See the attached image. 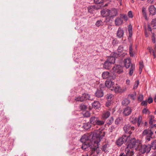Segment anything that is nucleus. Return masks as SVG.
<instances>
[{
	"instance_id": "nucleus-21",
	"label": "nucleus",
	"mask_w": 156,
	"mask_h": 156,
	"mask_svg": "<svg viewBox=\"0 0 156 156\" xmlns=\"http://www.w3.org/2000/svg\"><path fill=\"white\" fill-rule=\"evenodd\" d=\"M124 34V30L121 27H119L117 32V36L119 38H121L123 36Z\"/></svg>"
},
{
	"instance_id": "nucleus-14",
	"label": "nucleus",
	"mask_w": 156,
	"mask_h": 156,
	"mask_svg": "<svg viewBox=\"0 0 156 156\" xmlns=\"http://www.w3.org/2000/svg\"><path fill=\"white\" fill-rule=\"evenodd\" d=\"M131 108L129 107H127L124 109L123 112V115L125 116L129 115L132 112Z\"/></svg>"
},
{
	"instance_id": "nucleus-28",
	"label": "nucleus",
	"mask_w": 156,
	"mask_h": 156,
	"mask_svg": "<svg viewBox=\"0 0 156 156\" xmlns=\"http://www.w3.org/2000/svg\"><path fill=\"white\" fill-rule=\"evenodd\" d=\"M117 57L113 55V56L109 57L107 60L108 61L112 64H113L115 62V58Z\"/></svg>"
},
{
	"instance_id": "nucleus-37",
	"label": "nucleus",
	"mask_w": 156,
	"mask_h": 156,
	"mask_svg": "<svg viewBox=\"0 0 156 156\" xmlns=\"http://www.w3.org/2000/svg\"><path fill=\"white\" fill-rule=\"evenodd\" d=\"M136 94L135 93L134 94H129L128 95V97L131 99L134 100H135Z\"/></svg>"
},
{
	"instance_id": "nucleus-30",
	"label": "nucleus",
	"mask_w": 156,
	"mask_h": 156,
	"mask_svg": "<svg viewBox=\"0 0 156 156\" xmlns=\"http://www.w3.org/2000/svg\"><path fill=\"white\" fill-rule=\"evenodd\" d=\"M151 26L152 27H153L154 29H155L156 27V18L153 19L152 20Z\"/></svg>"
},
{
	"instance_id": "nucleus-13",
	"label": "nucleus",
	"mask_w": 156,
	"mask_h": 156,
	"mask_svg": "<svg viewBox=\"0 0 156 156\" xmlns=\"http://www.w3.org/2000/svg\"><path fill=\"white\" fill-rule=\"evenodd\" d=\"M118 15V10L115 8L110 10V17H114Z\"/></svg>"
},
{
	"instance_id": "nucleus-57",
	"label": "nucleus",
	"mask_w": 156,
	"mask_h": 156,
	"mask_svg": "<svg viewBox=\"0 0 156 156\" xmlns=\"http://www.w3.org/2000/svg\"><path fill=\"white\" fill-rule=\"evenodd\" d=\"M126 102H128L129 103V101L127 99H125L122 102V104L123 105H127L128 104V103H126Z\"/></svg>"
},
{
	"instance_id": "nucleus-17",
	"label": "nucleus",
	"mask_w": 156,
	"mask_h": 156,
	"mask_svg": "<svg viewBox=\"0 0 156 156\" xmlns=\"http://www.w3.org/2000/svg\"><path fill=\"white\" fill-rule=\"evenodd\" d=\"M113 80H106L105 83L106 87L109 88H112L115 84L114 82L112 81Z\"/></svg>"
},
{
	"instance_id": "nucleus-1",
	"label": "nucleus",
	"mask_w": 156,
	"mask_h": 156,
	"mask_svg": "<svg viewBox=\"0 0 156 156\" xmlns=\"http://www.w3.org/2000/svg\"><path fill=\"white\" fill-rule=\"evenodd\" d=\"M80 141L83 143L81 146L82 149L85 150H90V151H92L93 146L91 145V140L89 139L88 136L84 135L80 139Z\"/></svg>"
},
{
	"instance_id": "nucleus-42",
	"label": "nucleus",
	"mask_w": 156,
	"mask_h": 156,
	"mask_svg": "<svg viewBox=\"0 0 156 156\" xmlns=\"http://www.w3.org/2000/svg\"><path fill=\"white\" fill-rule=\"evenodd\" d=\"M146 10V9L145 8H143L142 10V12L143 15L145 17V19H147V15Z\"/></svg>"
},
{
	"instance_id": "nucleus-56",
	"label": "nucleus",
	"mask_w": 156,
	"mask_h": 156,
	"mask_svg": "<svg viewBox=\"0 0 156 156\" xmlns=\"http://www.w3.org/2000/svg\"><path fill=\"white\" fill-rule=\"evenodd\" d=\"M102 23V21L101 20H98L96 22V25L98 27H99L101 25Z\"/></svg>"
},
{
	"instance_id": "nucleus-52",
	"label": "nucleus",
	"mask_w": 156,
	"mask_h": 156,
	"mask_svg": "<svg viewBox=\"0 0 156 156\" xmlns=\"http://www.w3.org/2000/svg\"><path fill=\"white\" fill-rule=\"evenodd\" d=\"M128 16L129 18H132L133 17V16L132 12L131 11H129L128 12Z\"/></svg>"
},
{
	"instance_id": "nucleus-35",
	"label": "nucleus",
	"mask_w": 156,
	"mask_h": 156,
	"mask_svg": "<svg viewBox=\"0 0 156 156\" xmlns=\"http://www.w3.org/2000/svg\"><path fill=\"white\" fill-rule=\"evenodd\" d=\"M108 145L107 144H105L102 147V151L105 152H106L108 151Z\"/></svg>"
},
{
	"instance_id": "nucleus-25",
	"label": "nucleus",
	"mask_w": 156,
	"mask_h": 156,
	"mask_svg": "<svg viewBox=\"0 0 156 156\" xmlns=\"http://www.w3.org/2000/svg\"><path fill=\"white\" fill-rule=\"evenodd\" d=\"M110 115V113L108 111L104 112L102 115V117L103 119H107Z\"/></svg>"
},
{
	"instance_id": "nucleus-51",
	"label": "nucleus",
	"mask_w": 156,
	"mask_h": 156,
	"mask_svg": "<svg viewBox=\"0 0 156 156\" xmlns=\"http://www.w3.org/2000/svg\"><path fill=\"white\" fill-rule=\"evenodd\" d=\"M80 108L82 110H85L87 108V107L83 104H81L80 106Z\"/></svg>"
},
{
	"instance_id": "nucleus-46",
	"label": "nucleus",
	"mask_w": 156,
	"mask_h": 156,
	"mask_svg": "<svg viewBox=\"0 0 156 156\" xmlns=\"http://www.w3.org/2000/svg\"><path fill=\"white\" fill-rule=\"evenodd\" d=\"M143 113L145 114H146L147 113L148 114H150V112L148 110V109H147L146 108H145L143 110Z\"/></svg>"
},
{
	"instance_id": "nucleus-34",
	"label": "nucleus",
	"mask_w": 156,
	"mask_h": 156,
	"mask_svg": "<svg viewBox=\"0 0 156 156\" xmlns=\"http://www.w3.org/2000/svg\"><path fill=\"white\" fill-rule=\"evenodd\" d=\"M139 65H140L139 72L140 74H141L142 71V70L144 67L143 62L142 61L140 62H139Z\"/></svg>"
},
{
	"instance_id": "nucleus-49",
	"label": "nucleus",
	"mask_w": 156,
	"mask_h": 156,
	"mask_svg": "<svg viewBox=\"0 0 156 156\" xmlns=\"http://www.w3.org/2000/svg\"><path fill=\"white\" fill-rule=\"evenodd\" d=\"M90 114L89 112H86L83 114V115L85 117H89L90 116Z\"/></svg>"
},
{
	"instance_id": "nucleus-16",
	"label": "nucleus",
	"mask_w": 156,
	"mask_h": 156,
	"mask_svg": "<svg viewBox=\"0 0 156 156\" xmlns=\"http://www.w3.org/2000/svg\"><path fill=\"white\" fill-rule=\"evenodd\" d=\"M115 25L117 26H120L122 24L123 20L120 16L116 18L115 20Z\"/></svg>"
},
{
	"instance_id": "nucleus-41",
	"label": "nucleus",
	"mask_w": 156,
	"mask_h": 156,
	"mask_svg": "<svg viewBox=\"0 0 156 156\" xmlns=\"http://www.w3.org/2000/svg\"><path fill=\"white\" fill-rule=\"evenodd\" d=\"M94 144H97V146H95L94 147H92V148H97V149L96 150V149H95V151L96 150L97 153L98 154L99 152V151H98V144L99 143V142H96L95 141H94Z\"/></svg>"
},
{
	"instance_id": "nucleus-7",
	"label": "nucleus",
	"mask_w": 156,
	"mask_h": 156,
	"mask_svg": "<svg viewBox=\"0 0 156 156\" xmlns=\"http://www.w3.org/2000/svg\"><path fill=\"white\" fill-rule=\"evenodd\" d=\"M140 144L139 141L136 140L135 138H133L130 140V143L128 145H130L131 149L134 148L136 149L140 147Z\"/></svg>"
},
{
	"instance_id": "nucleus-31",
	"label": "nucleus",
	"mask_w": 156,
	"mask_h": 156,
	"mask_svg": "<svg viewBox=\"0 0 156 156\" xmlns=\"http://www.w3.org/2000/svg\"><path fill=\"white\" fill-rule=\"evenodd\" d=\"M130 121L133 124H135L137 121V119L135 117L131 116L129 119Z\"/></svg>"
},
{
	"instance_id": "nucleus-47",
	"label": "nucleus",
	"mask_w": 156,
	"mask_h": 156,
	"mask_svg": "<svg viewBox=\"0 0 156 156\" xmlns=\"http://www.w3.org/2000/svg\"><path fill=\"white\" fill-rule=\"evenodd\" d=\"M142 117L141 116H139L138 118V121L137 122L138 125V126H139L140 125V124L141 121H142Z\"/></svg>"
},
{
	"instance_id": "nucleus-61",
	"label": "nucleus",
	"mask_w": 156,
	"mask_h": 156,
	"mask_svg": "<svg viewBox=\"0 0 156 156\" xmlns=\"http://www.w3.org/2000/svg\"><path fill=\"white\" fill-rule=\"evenodd\" d=\"M130 80L127 79L126 80V83L127 85H130Z\"/></svg>"
},
{
	"instance_id": "nucleus-3",
	"label": "nucleus",
	"mask_w": 156,
	"mask_h": 156,
	"mask_svg": "<svg viewBox=\"0 0 156 156\" xmlns=\"http://www.w3.org/2000/svg\"><path fill=\"white\" fill-rule=\"evenodd\" d=\"M125 66L126 68H129L131 66V68L129 70V74L130 76L133 75V70L135 69V66L134 65L131 64V60L129 58L126 59L124 61Z\"/></svg>"
},
{
	"instance_id": "nucleus-48",
	"label": "nucleus",
	"mask_w": 156,
	"mask_h": 156,
	"mask_svg": "<svg viewBox=\"0 0 156 156\" xmlns=\"http://www.w3.org/2000/svg\"><path fill=\"white\" fill-rule=\"evenodd\" d=\"M128 31L129 33V37H131L132 34V30L131 27H129Z\"/></svg>"
},
{
	"instance_id": "nucleus-8",
	"label": "nucleus",
	"mask_w": 156,
	"mask_h": 156,
	"mask_svg": "<svg viewBox=\"0 0 156 156\" xmlns=\"http://www.w3.org/2000/svg\"><path fill=\"white\" fill-rule=\"evenodd\" d=\"M130 136H123L122 137L119 138L116 141V144L119 146H121L124 142L127 140H130Z\"/></svg>"
},
{
	"instance_id": "nucleus-29",
	"label": "nucleus",
	"mask_w": 156,
	"mask_h": 156,
	"mask_svg": "<svg viewBox=\"0 0 156 156\" xmlns=\"http://www.w3.org/2000/svg\"><path fill=\"white\" fill-rule=\"evenodd\" d=\"M149 118L150 119L149 124L152 125L153 124V122L155 121L154 116L153 115H151L149 116Z\"/></svg>"
},
{
	"instance_id": "nucleus-36",
	"label": "nucleus",
	"mask_w": 156,
	"mask_h": 156,
	"mask_svg": "<svg viewBox=\"0 0 156 156\" xmlns=\"http://www.w3.org/2000/svg\"><path fill=\"white\" fill-rule=\"evenodd\" d=\"M94 9V7L93 6H91L88 7V11L90 13H92Z\"/></svg>"
},
{
	"instance_id": "nucleus-27",
	"label": "nucleus",
	"mask_w": 156,
	"mask_h": 156,
	"mask_svg": "<svg viewBox=\"0 0 156 156\" xmlns=\"http://www.w3.org/2000/svg\"><path fill=\"white\" fill-rule=\"evenodd\" d=\"M150 31V32H151L152 31V29L151 28V27L150 26V25H148V28L147 29H145V36L146 37H149V35L150 34V33H147V31Z\"/></svg>"
},
{
	"instance_id": "nucleus-62",
	"label": "nucleus",
	"mask_w": 156,
	"mask_h": 156,
	"mask_svg": "<svg viewBox=\"0 0 156 156\" xmlns=\"http://www.w3.org/2000/svg\"><path fill=\"white\" fill-rule=\"evenodd\" d=\"M154 51L155 52V55L156 54V46L154 48Z\"/></svg>"
},
{
	"instance_id": "nucleus-9",
	"label": "nucleus",
	"mask_w": 156,
	"mask_h": 156,
	"mask_svg": "<svg viewBox=\"0 0 156 156\" xmlns=\"http://www.w3.org/2000/svg\"><path fill=\"white\" fill-rule=\"evenodd\" d=\"M125 151L126 152V154L125 155L124 153H121L119 156H133L134 154L133 151L132 149H131L130 145H127L125 149Z\"/></svg>"
},
{
	"instance_id": "nucleus-22",
	"label": "nucleus",
	"mask_w": 156,
	"mask_h": 156,
	"mask_svg": "<svg viewBox=\"0 0 156 156\" xmlns=\"http://www.w3.org/2000/svg\"><path fill=\"white\" fill-rule=\"evenodd\" d=\"M95 95L97 98H101L104 95L103 92L101 89L97 90L95 93Z\"/></svg>"
},
{
	"instance_id": "nucleus-54",
	"label": "nucleus",
	"mask_w": 156,
	"mask_h": 156,
	"mask_svg": "<svg viewBox=\"0 0 156 156\" xmlns=\"http://www.w3.org/2000/svg\"><path fill=\"white\" fill-rule=\"evenodd\" d=\"M139 81L137 80L136 81L135 83L134 86L133 88L136 89L137 87L139 85Z\"/></svg>"
},
{
	"instance_id": "nucleus-32",
	"label": "nucleus",
	"mask_w": 156,
	"mask_h": 156,
	"mask_svg": "<svg viewBox=\"0 0 156 156\" xmlns=\"http://www.w3.org/2000/svg\"><path fill=\"white\" fill-rule=\"evenodd\" d=\"M147 49L148 50L151 54V53L153 54V56L154 58H155L156 57V55H155V52L154 50L152 49V48L150 47H149Z\"/></svg>"
},
{
	"instance_id": "nucleus-60",
	"label": "nucleus",
	"mask_w": 156,
	"mask_h": 156,
	"mask_svg": "<svg viewBox=\"0 0 156 156\" xmlns=\"http://www.w3.org/2000/svg\"><path fill=\"white\" fill-rule=\"evenodd\" d=\"M152 41L154 43L155 42V38L154 36V34H153V35L152 36Z\"/></svg>"
},
{
	"instance_id": "nucleus-45",
	"label": "nucleus",
	"mask_w": 156,
	"mask_h": 156,
	"mask_svg": "<svg viewBox=\"0 0 156 156\" xmlns=\"http://www.w3.org/2000/svg\"><path fill=\"white\" fill-rule=\"evenodd\" d=\"M129 52L130 54V55L131 56H133V49L131 46H130L129 48Z\"/></svg>"
},
{
	"instance_id": "nucleus-5",
	"label": "nucleus",
	"mask_w": 156,
	"mask_h": 156,
	"mask_svg": "<svg viewBox=\"0 0 156 156\" xmlns=\"http://www.w3.org/2000/svg\"><path fill=\"white\" fill-rule=\"evenodd\" d=\"M151 149V146L150 145H142L141 144H140V147L138 148L140 152L142 154H144L145 152L147 153H149Z\"/></svg>"
},
{
	"instance_id": "nucleus-6",
	"label": "nucleus",
	"mask_w": 156,
	"mask_h": 156,
	"mask_svg": "<svg viewBox=\"0 0 156 156\" xmlns=\"http://www.w3.org/2000/svg\"><path fill=\"white\" fill-rule=\"evenodd\" d=\"M87 99L90 100H93V98L90 95L88 94H84L81 96H78L75 98V100L76 101L82 102L85 100Z\"/></svg>"
},
{
	"instance_id": "nucleus-33",
	"label": "nucleus",
	"mask_w": 156,
	"mask_h": 156,
	"mask_svg": "<svg viewBox=\"0 0 156 156\" xmlns=\"http://www.w3.org/2000/svg\"><path fill=\"white\" fill-rule=\"evenodd\" d=\"M90 124L88 122L84 123L83 127L85 129L87 130L90 128Z\"/></svg>"
},
{
	"instance_id": "nucleus-20",
	"label": "nucleus",
	"mask_w": 156,
	"mask_h": 156,
	"mask_svg": "<svg viewBox=\"0 0 156 156\" xmlns=\"http://www.w3.org/2000/svg\"><path fill=\"white\" fill-rule=\"evenodd\" d=\"M149 9L150 15H154L156 14V9L154 5L150 6Z\"/></svg>"
},
{
	"instance_id": "nucleus-19",
	"label": "nucleus",
	"mask_w": 156,
	"mask_h": 156,
	"mask_svg": "<svg viewBox=\"0 0 156 156\" xmlns=\"http://www.w3.org/2000/svg\"><path fill=\"white\" fill-rule=\"evenodd\" d=\"M101 14L103 17L109 16L110 17V10L107 9L102 10L101 12Z\"/></svg>"
},
{
	"instance_id": "nucleus-23",
	"label": "nucleus",
	"mask_w": 156,
	"mask_h": 156,
	"mask_svg": "<svg viewBox=\"0 0 156 156\" xmlns=\"http://www.w3.org/2000/svg\"><path fill=\"white\" fill-rule=\"evenodd\" d=\"M153 134V133L151 130L148 129L144 130L142 133L143 136H147L149 135L150 136H152Z\"/></svg>"
},
{
	"instance_id": "nucleus-64",
	"label": "nucleus",
	"mask_w": 156,
	"mask_h": 156,
	"mask_svg": "<svg viewBox=\"0 0 156 156\" xmlns=\"http://www.w3.org/2000/svg\"><path fill=\"white\" fill-rule=\"evenodd\" d=\"M154 101L155 102H156V95L155 96V97L154 98Z\"/></svg>"
},
{
	"instance_id": "nucleus-58",
	"label": "nucleus",
	"mask_w": 156,
	"mask_h": 156,
	"mask_svg": "<svg viewBox=\"0 0 156 156\" xmlns=\"http://www.w3.org/2000/svg\"><path fill=\"white\" fill-rule=\"evenodd\" d=\"M153 101V98L151 97H150L148 98L147 102H148L149 104H151L152 102Z\"/></svg>"
},
{
	"instance_id": "nucleus-2",
	"label": "nucleus",
	"mask_w": 156,
	"mask_h": 156,
	"mask_svg": "<svg viewBox=\"0 0 156 156\" xmlns=\"http://www.w3.org/2000/svg\"><path fill=\"white\" fill-rule=\"evenodd\" d=\"M90 123L94 125L101 126L103 125L105 123V121L100 120L98 117L93 116L91 117L90 119Z\"/></svg>"
},
{
	"instance_id": "nucleus-59",
	"label": "nucleus",
	"mask_w": 156,
	"mask_h": 156,
	"mask_svg": "<svg viewBox=\"0 0 156 156\" xmlns=\"http://www.w3.org/2000/svg\"><path fill=\"white\" fill-rule=\"evenodd\" d=\"M151 136H149V135H147V136L146 137V139L148 141H150L151 138H152Z\"/></svg>"
},
{
	"instance_id": "nucleus-11",
	"label": "nucleus",
	"mask_w": 156,
	"mask_h": 156,
	"mask_svg": "<svg viewBox=\"0 0 156 156\" xmlns=\"http://www.w3.org/2000/svg\"><path fill=\"white\" fill-rule=\"evenodd\" d=\"M135 129L134 126H131L129 124L125 125L123 128L125 132L126 133H128L129 135L132 133L131 130H134Z\"/></svg>"
},
{
	"instance_id": "nucleus-4",
	"label": "nucleus",
	"mask_w": 156,
	"mask_h": 156,
	"mask_svg": "<svg viewBox=\"0 0 156 156\" xmlns=\"http://www.w3.org/2000/svg\"><path fill=\"white\" fill-rule=\"evenodd\" d=\"M102 77L104 79H107V80H113L116 78V76L114 73L111 72L110 73L107 71L103 72L102 74Z\"/></svg>"
},
{
	"instance_id": "nucleus-43",
	"label": "nucleus",
	"mask_w": 156,
	"mask_h": 156,
	"mask_svg": "<svg viewBox=\"0 0 156 156\" xmlns=\"http://www.w3.org/2000/svg\"><path fill=\"white\" fill-rule=\"evenodd\" d=\"M122 120L120 118H118L116 119L115 121V124L119 125L121 123Z\"/></svg>"
},
{
	"instance_id": "nucleus-10",
	"label": "nucleus",
	"mask_w": 156,
	"mask_h": 156,
	"mask_svg": "<svg viewBox=\"0 0 156 156\" xmlns=\"http://www.w3.org/2000/svg\"><path fill=\"white\" fill-rule=\"evenodd\" d=\"M123 50V47L122 45H120L117 49V52L114 53V55L116 57H123L126 55L125 53H122Z\"/></svg>"
},
{
	"instance_id": "nucleus-50",
	"label": "nucleus",
	"mask_w": 156,
	"mask_h": 156,
	"mask_svg": "<svg viewBox=\"0 0 156 156\" xmlns=\"http://www.w3.org/2000/svg\"><path fill=\"white\" fill-rule=\"evenodd\" d=\"M94 1L96 4H100L103 2V0H94Z\"/></svg>"
},
{
	"instance_id": "nucleus-26",
	"label": "nucleus",
	"mask_w": 156,
	"mask_h": 156,
	"mask_svg": "<svg viewBox=\"0 0 156 156\" xmlns=\"http://www.w3.org/2000/svg\"><path fill=\"white\" fill-rule=\"evenodd\" d=\"M92 106L95 109H98L101 106L100 103L97 101H94L92 104Z\"/></svg>"
},
{
	"instance_id": "nucleus-53",
	"label": "nucleus",
	"mask_w": 156,
	"mask_h": 156,
	"mask_svg": "<svg viewBox=\"0 0 156 156\" xmlns=\"http://www.w3.org/2000/svg\"><path fill=\"white\" fill-rule=\"evenodd\" d=\"M113 95L112 94H108L107 99L108 101H110V99L112 98Z\"/></svg>"
},
{
	"instance_id": "nucleus-44",
	"label": "nucleus",
	"mask_w": 156,
	"mask_h": 156,
	"mask_svg": "<svg viewBox=\"0 0 156 156\" xmlns=\"http://www.w3.org/2000/svg\"><path fill=\"white\" fill-rule=\"evenodd\" d=\"M144 99V96L142 94H140L138 97V101L140 102L142 101Z\"/></svg>"
},
{
	"instance_id": "nucleus-15",
	"label": "nucleus",
	"mask_w": 156,
	"mask_h": 156,
	"mask_svg": "<svg viewBox=\"0 0 156 156\" xmlns=\"http://www.w3.org/2000/svg\"><path fill=\"white\" fill-rule=\"evenodd\" d=\"M111 90H114L115 92H119L121 93L123 92V90H122L121 87L117 84H116L115 85H114L112 88Z\"/></svg>"
},
{
	"instance_id": "nucleus-39",
	"label": "nucleus",
	"mask_w": 156,
	"mask_h": 156,
	"mask_svg": "<svg viewBox=\"0 0 156 156\" xmlns=\"http://www.w3.org/2000/svg\"><path fill=\"white\" fill-rule=\"evenodd\" d=\"M151 148L152 147L153 149H156V140H154L151 143Z\"/></svg>"
},
{
	"instance_id": "nucleus-40",
	"label": "nucleus",
	"mask_w": 156,
	"mask_h": 156,
	"mask_svg": "<svg viewBox=\"0 0 156 156\" xmlns=\"http://www.w3.org/2000/svg\"><path fill=\"white\" fill-rule=\"evenodd\" d=\"M97 148H92V151H90L89 153V156H95L94 155H93V154L94 153V152L95 151V149H96V150L97 149Z\"/></svg>"
},
{
	"instance_id": "nucleus-55",
	"label": "nucleus",
	"mask_w": 156,
	"mask_h": 156,
	"mask_svg": "<svg viewBox=\"0 0 156 156\" xmlns=\"http://www.w3.org/2000/svg\"><path fill=\"white\" fill-rule=\"evenodd\" d=\"M147 104V101H144L141 103V105L142 106H146Z\"/></svg>"
},
{
	"instance_id": "nucleus-24",
	"label": "nucleus",
	"mask_w": 156,
	"mask_h": 156,
	"mask_svg": "<svg viewBox=\"0 0 156 156\" xmlns=\"http://www.w3.org/2000/svg\"><path fill=\"white\" fill-rule=\"evenodd\" d=\"M112 64L106 60L103 64V67L105 69H109L111 68Z\"/></svg>"
},
{
	"instance_id": "nucleus-18",
	"label": "nucleus",
	"mask_w": 156,
	"mask_h": 156,
	"mask_svg": "<svg viewBox=\"0 0 156 156\" xmlns=\"http://www.w3.org/2000/svg\"><path fill=\"white\" fill-rule=\"evenodd\" d=\"M105 134V133L103 130L99 131L97 133V137H98L99 139V141H95L96 142H99L100 141V139L102 138Z\"/></svg>"
},
{
	"instance_id": "nucleus-38",
	"label": "nucleus",
	"mask_w": 156,
	"mask_h": 156,
	"mask_svg": "<svg viewBox=\"0 0 156 156\" xmlns=\"http://www.w3.org/2000/svg\"><path fill=\"white\" fill-rule=\"evenodd\" d=\"M120 17L122 19H123L125 21H127L128 20L127 16L126 15L121 14L120 15Z\"/></svg>"
},
{
	"instance_id": "nucleus-63",
	"label": "nucleus",
	"mask_w": 156,
	"mask_h": 156,
	"mask_svg": "<svg viewBox=\"0 0 156 156\" xmlns=\"http://www.w3.org/2000/svg\"><path fill=\"white\" fill-rule=\"evenodd\" d=\"M148 3H151L153 2L152 0H148Z\"/></svg>"
},
{
	"instance_id": "nucleus-12",
	"label": "nucleus",
	"mask_w": 156,
	"mask_h": 156,
	"mask_svg": "<svg viewBox=\"0 0 156 156\" xmlns=\"http://www.w3.org/2000/svg\"><path fill=\"white\" fill-rule=\"evenodd\" d=\"M112 70L113 71V73H117L118 74H120L123 72L122 67L120 65H117L112 68Z\"/></svg>"
}]
</instances>
